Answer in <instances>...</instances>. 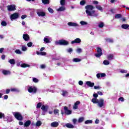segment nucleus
Instances as JSON below:
<instances>
[{"label":"nucleus","mask_w":129,"mask_h":129,"mask_svg":"<svg viewBox=\"0 0 129 129\" xmlns=\"http://www.w3.org/2000/svg\"><path fill=\"white\" fill-rule=\"evenodd\" d=\"M33 82L37 83V82H38V79L37 78H34L33 79Z\"/></svg>","instance_id":"4d7b16f0"},{"label":"nucleus","mask_w":129,"mask_h":129,"mask_svg":"<svg viewBox=\"0 0 129 129\" xmlns=\"http://www.w3.org/2000/svg\"><path fill=\"white\" fill-rule=\"evenodd\" d=\"M8 11L9 12H13L14 11H16V6L14 5H8L7 6Z\"/></svg>","instance_id":"6e6552de"},{"label":"nucleus","mask_w":129,"mask_h":129,"mask_svg":"<svg viewBox=\"0 0 129 129\" xmlns=\"http://www.w3.org/2000/svg\"><path fill=\"white\" fill-rule=\"evenodd\" d=\"M3 117H5V114L0 112V118H3Z\"/></svg>","instance_id":"8fccbe9b"},{"label":"nucleus","mask_w":129,"mask_h":129,"mask_svg":"<svg viewBox=\"0 0 129 129\" xmlns=\"http://www.w3.org/2000/svg\"><path fill=\"white\" fill-rule=\"evenodd\" d=\"M94 89H101V87L99 86H94Z\"/></svg>","instance_id":"6e6d98bb"},{"label":"nucleus","mask_w":129,"mask_h":129,"mask_svg":"<svg viewBox=\"0 0 129 129\" xmlns=\"http://www.w3.org/2000/svg\"><path fill=\"white\" fill-rule=\"evenodd\" d=\"M106 42L108 43H113V40L110 39V38H107L106 39Z\"/></svg>","instance_id":"c9c22d12"},{"label":"nucleus","mask_w":129,"mask_h":129,"mask_svg":"<svg viewBox=\"0 0 129 129\" xmlns=\"http://www.w3.org/2000/svg\"><path fill=\"white\" fill-rule=\"evenodd\" d=\"M100 75L101 77H105L106 75L104 73H101V74H100Z\"/></svg>","instance_id":"0e129e2a"},{"label":"nucleus","mask_w":129,"mask_h":129,"mask_svg":"<svg viewBox=\"0 0 129 129\" xmlns=\"http://www.w3.org/2000/svg\"><path fill=\"white\" fill-rule=\"evenodd\" d=\"M118 101L123 102V101H124V98H123V97H121L118 98Z\"/></svg>","instance_id":"de8ad7c7"},{"label":"nucleus","mask_w":129,"mask_h":129,"mask_svg":"<svg viewBox=\"0 0 129 129\" xmlns=\"http://www.w3.org/2000/svg\"><path fill=\"white\" fill-rule=\"evenodd\" d=\"M98 27L99 28H103L104 27V23L103 22H100L98 24Z\"/></svg>","instance_id":"cd10ccee"},{"label":"nucleus","mask_w":129,"mask_h":129,"mask_svg":"<svg viewBox=\"0 0 129 129\" xmlns=\"http://www.w3.org/2000/svg\"><path fill=\"white\" fill-rule=\"evenodd\" d=\"M122 29H124V30L128 29L129 28L128 24H124L121 25Z\"/></svg>","instance_id":"412c9836"},{"label":"nucleus","mask_w":129,"mask_h":129,"mask_svg":"<svg viewBox=\"0 0 129 129\" xmlns=\"http://www.w3.org/2000/svg\"><path fill=\"white\" fill-rule=\"evenodd\" d=\"M84 121V117H81L79 118L78 121L79 123H81Z\"/></svg>","instance_id":"bb28decb"},{"label":"nucleus","mask_w":129,"mask_h":129,"mask_svg":"<svg viewBox=\"0 0 129 129\" xmlns=\"http://www.w3.org/2000/svg\"><path fill=\"white\" fill-rule=\"evenodd\" d=\"M46 53L44 52V51H40V52H39V51H37V55H41V56H45V55H46Z\"/></svg>","instance_id":"5701e85b"},{"label":"nucleus","mask_w":129,"mask_h":129,"mask_svg":"<svg viewBox=\"0 0 129 129\" xmlns=\"http://www.w3.org/2000/svg\"><path fill=\"white\" fill-rule=\"evenodd\" d=\"M79 85H83V82H82V81H80L79 82Z\"/></svg>","instance_id":"774afa93"},{"label":"nucleus","mask_w":129,"mask_h":129,"mask_svg":"<svg viewBox=\"0 0 129 129\" xmlns=\"http://www.w3.org/2000/svg\"><path fill=\"white\" fill-rule=\"evenodd\" d=\"M38 89L36 87L34 86H29L28 87V91L30 93H36Z\"/></svg>","instance_id":"20e7f679"},{"label":"nucleus","mask_w":129,"mask_h":129,"mask_svg":"<svg viewBox=\"0 0 129 129\" xmlns=\"http://www.w3.org/2000/svg\"><path fill=\"white\" fill-rule=\"evenodd\" d=\"M76 51L77 53H81V52H82V49L80 48H77Z\"/></svg>","instance_id":"09e8293b"},{"label":"nucleus","mask_w":129,"mask_h":129,"mask_svg":"<svg viewBox=\"0 0 129 129\" xmlns=\"http://www.w3.org/2000/svg\"><path fill=\"white\" fill-rule=\"evenodd\" d=\"M37 14L38 17H45L46 16V13L40 9L37 10Z\"/></svg>","instance_id":"1a4fd4ad"},{"label":"nucleus","mask_w":129,"mask_h":129,"mask_svg":"<svg viewBox=\"0 0 129 129\" xmlns=\"http://www.w3.org/2000/svg\"><path fill=\"white\" fill-rule=\"evenodd\" d=\"M91 101L93 103L97 104L99 107L104 106V100L103 99H100L98 100L97 98H93Z\"/></svg>","instance_id":"f03ea898"},{"label":"nucleus","mask_w":129,"mask_h":129,"mask_svg":"<svg viewBox=\"0 0 129 129\" xmlns=\"http://www.w3.org/2000/svg\"><path fill=\"white\" fill-rule=\"evenodd\" d=\"M41 106H42V103H39L37 104V108H40L41 107Z\"/></svg>","instance_id":"3c124183"},{"label":"nucleus","mask_w":129,"mask_h":129,"mask_svg":"<svg viewBox=\"0 0 129 129\" xmlns=\"http://www.w3.org/2000/svg\"><path fill=\"white\" fill-rule=\"evenodd\" d=\"M4 50H5V48H0V53H3V52H4Z\"/></svg>","instance_id":"338daca9"},{"label":"nucleus","mask_w":129,"mask_h":129,"mask_svg":"<svg viewBox=\"0 0 129 129\" xmlns=\"http://www.w3.org/2000/svg\"><path fill=\"white\" fill-rule=\"evenodd\" d=\"M13 115H14L15 117L17 118L18 120H23V116L21 113L18 112H13Z\"/></svg>","instance_id":"39448f33"},{"label":"nucleus","mask_w":129,"mask_h":129,"mask_svg":"<svg viewBox=\"0 0 129 129\" xmlns=\"http://www.w3.org/2000/svg\"><path fill=\"white\" fill-rule=\"evenodd\" d=\"M55 45H68L69 43L65 40H57L55 42Z\"/></svg>","instance_id":"7ed1b4c3"},{"label":"nucleus","mask_w":129,"mask_h":129,"mask_svg":"<svg viewBox=\"0 0 129 129\" xmlns=\"http://www.w3.org/2000/svg\"><path fill=\"white\" fill-rule=\"evenodd\" d=\"M36 125V126H41V125H42V122H41V121H37Z\"/></svg>","instance_id":"7c9ffc66"},{"label":"nucleus","mask_w":129,"mask_h":129,"mask_svg":"<svg viewBox=\"0 0 129 129\" xmlns=\"http://www.w3.org/2000/svg\"><path fill=\"white\" fill-rule=\"evenodd\" d=\"M23 38L25 41H29L30 37L28 34H23Z\"/></svg>","instance_id":"f3484780"},{"label":"nucleus","mask_w":129,"mask_h":129,"mask_svg":"<svg viewBox=\"0 0 129 129\" xmlns=\"http://www.w3.org/2000/svg\"><path fill=\"white\" fill-rule=\"evenodd\" d=\"M11 91H19V90L16 88H13L11 89Z\"/></svg>","instance_id":"052dcab7"},{"label":"nucleus","mask_w":129,"mask_h":129,"mask_svg":"<svg viewBox=\"0 0 129 129\" xmlns=\"http://www.w3.org/2000/svg\"><path fill=\"white\" fill-rule=\"evenodd\" d=\"M115 18V19H119L120 18H121V15L120 14H116Z\"/></svg>","instance_id":"79ce46f5"},{"label":"nucleus","mask_w":129,"mask_h":129,"mask_svg":"<svg viewBox=\"0 0 129 129\" xmlns=\"http://www.w3.org/2000/svg\"><path fill=\"white\" fill-rule=\"evenodd\" d=\"M2 73L4 75H10L11 74V72L7 70H3Z\"/></svg>","instance_id":"4be33fe9"},{"label":"nucleus","mask_w":129,"mask_h":129,"mask_svg":"<svg viewBox=\"0 0 129 129\" xmlns=\"http://www.w3.org/2000/svg\"><path fill=\"white\" fill-rule=\"evenodd\" d=\"M42 2L44 5H47V4H49V0H42Z\"/></svg>","instance_id":"a19ab883"},{"label":"nucleus","mask_w":129,"mask_h":129,"mask_svg":"<svg viewBox=\"0 0 129 129\" xmlns=\"http://www.w3.org/2000/svg\"><path fill=\"white\" fill-rule=\"evenodd\" d=\"M121 73H127V71L125 70H122L120 71Z\"/></svg>","instance_id":"603ef678"},{"label":"nucleus","mask_w":129,"mask_h":129,"mask_svg":"<svg viewBox=\"0 0 129 129\" xmlns=\"http://www.w3.org/2000/svg\"><path fill=\"white\" fill-rule=\"evenodd\" d=\"M89 123H92V120H87L85 121V124H88Z\"/></svg>","instance_id":"e433bc0d"},{"label":"nucleus","mask_w":129,"mask_h":129,"mask_svg":"<svg viewBox=\"0 0 129 129\" xmlns=\"http://www.w3.org/2000/svg\"><path fill=\"white\" fill-rule=\"evenodd\" d=\"M93 3L94 5H98V2L96 1H94Z\"/></svg>","instance_id":"69168bd1"},{"label":"nucleus","mask_w":129,"mask_h":129,"mask_svg":"<svg viewBox=\"0 0 129 129\" xmlns=\"http://www.w3.org/2000/svg\"><path fill=\"white\" fill-rule=\"evenodd\" d=\"M1 25L2 26H3V27H6V26H7V22L6 21H2Z\"/></svg>","instance_id":"c03bdc74"},{"label":"nucleus","mask_w":129,"mask_h":129,"mask_svg":"<svg viewBox=\"0 0 129 129\" xmlns=\"http://www.w3.org/2000/svg\"><path fill=\"white\" fill-rule=\"evenodd\" d=\"M68 25L69 27H78L79 26L78 24L71 22L68 23Z\"/></svg>","instance_id":"f8f14e48"},{"label":"nucleus","mask_w":129,"mask_h":129,"mask_svg":"<svg viewBox=\"0 0 129 129\" xmlns=\"http://www.w3.org/2000/svg\"><path fill=\"white\" fill-rule=\"evenodd\" d=\"M26 17H27V15H24L21 16V19L22 20H24V19H26Z\"/></svg>","instance_id":"13d9d810"},{"label":"nucleus","mask_w":129,"mask_h":129,"mask_svg":"<svg viewBox=\"0 0 129 129\" xmlns=\"http://www.w3.org/2000/svg\"><path fill=\"white\" fill-rule=\"evenodd\" d=\"M31 123H32V122H31V120H28L25 122L24 126L26 127L28 126H30V124H31Z\"/></svg>","instance_id":"aec40b11"},{"label":"nucleus","mask_w":129,"mask_h":129,"mask_svg":"<svg viewBox=\"0 0 129 129\" xmlns=\"http://www.w3.org/2000/svg\"><path fill=\"white\" fill-rule=\"evenodd\" d=\"M53 112L54 114H57V115H59V110L58 109H54L53 110Z\"/></svg>","instance_id":"ea45409f"},{"label":"nucleus","mask_w":129,"mask_h":129,"mask_svg":"<svg viewBox=\"0 0 129 129\" xmlns=\"http://www.w3.org/2000/svg\"><path fill=\"white\" fill-rule=\"evenodd\" d=\"M66 126L68 127V128H74V125L71 123H68L66 124Z\"/></svg>","instance_id":"6ab92c4d"},{"label":"nucleus","mask_w":129,"mask_h":129,"mask_svg":"<svg viewBox=\"0 0 129 129\" xmlns=\"http://www.w3.org/2000/svg\"><path fill=\"white\" fill-rule=\"evenodd\" d=\"M80 43H81V39L80 38H76L71 42V44H79Z\"/></svg>","instance_id":"ddd939ff"},{"label":"nucleus","mask_w":129,"mask_h":129,"mask_svg":"<svg viewBox=\"0 0 129 129\" xmlns=\"http://www.w3.org/2000/svg\"><path fill=\"white\" fill-rule=\"evenodd\" d=\"M67 51L69 53H71V52L73 51V49H72V48H69V49L67 50Z\"/></svg>","instance_id":"e2e57ef3"},{"label":"nucleus","mask_w":129,"mask_h":129,"mask_svg":"<svg viewBox=\"0 0 129 129\" xmlns=\"http://www.w3.org/2000/svg\"><path fill=\"white\" fill-rule=\"evenodd\" d=\"M97 53L95 54V56L97 58H99L101 55H102V50L100 47H97L96 48Z\"/></svg>","instance_id":"0eeeda50"},{"label":"nucleus","mask_w":129,"mask_h":129,"mask_svg":"<svg viewBox=\"0 0 129 129\" xmlns=\"http://www.w3.org/2000/svg\"><path fill=\"white\" fill-rule=\"evenodd\" d=\"M48 11L51 14H53V13H54V11H53V9H52V8H48Z\"/></svg>","instance_id":"37998d69"},{"label":"nucleus","mask_w":129,"mask_h":129,"mask_svg":"<svg viewBox=\"0 0 129 129\" xmlns=\"http://www.w3.org/2000/svg\"><path fill=\"white\" fill-rule=\"evenodd\" d=\"M80 24L82 25V26H86V25H88L87 22H85V21H81L80 22Z\"/></svg>","instance_id":"c85d7f7f"},{"label":"nucleus","mask_w":129,"mask_h":129,"mask_svg":"<svg viewBox=\"0 0 129 129\" xmlns=\"http://www.w3.org/2000/svg\"><path fill=\"white\" fill-rule=\"evenodd\" d=\"M86 13L90 17H97V15L95 14V11L92 10L94 7L92 5H87L85 7Z\"/></svg>","instance_id":"f257e3e1"},{"label":"nucleus","mask_w":129,"mask_h":129,"mask_svg":"<svg viewBox=\"0 0 129 129\" xmlns=\"http://www.w3.org/2000/svg\"><path fill=\"white\" fill-rule=\"evenodd\" d=\"M108 60H112L113 59V54H109L108 55Z\"/></svg>","instance_id":"2f4dec72"},{"label":"nucleus","mask_w":129,"mask_h":129,"mask_svg":"<svg viewBox=\"0 0 129 129\" xmlns=\"http://www.w3.org/2000/svg\"><path fill=\"white\" fill-rule=\"evenodd\" d=\"M43 41L46 43H51V42H52V38L49 36H45Z\"/></svg>","instance_id":"9b49d317"},{"label":"nucleus","mask_w":129,"mask_h":129,"mask_svg":"<svg viewBox=\"0 0 129 129\" xmlns=\"http://www.w3.org/2000/svg\"><path fill=\"white\" fill-rule=\"evenodd\" d=\"M58 125H59L58 122L54 121L51 123V126H52V127H57Z\"/></svg>","instance_id":"dca6fc26"},{"label":"nucleus","mask_w":129,"mask_h":129,"mask_svg":"<svg viewBox=\"0 0 129 129\" xmlns=\"http://www.w3.org/2000/svg\"><path fill=\"white\" fill-rule=\"evenodd\" d=\"M67 94H68V93L67 92V91H63L62 92L61 95H62V96H66V95H67Z\"/></svg>","instance_id":"4c0bfd02"},{"label":"nucleus","mask_w":129,"mask_h":129,"mask_svg":"<svg viewBox=\"0 0 129 129\" xmlns=\"http://www.w3.org/2000/svg\"><path fill=\"white\" fill-rule=\"evenodd\" d=\"M41 109L43 110V111H47V110H48V106H44V105H43L42 107H41Z\"/></svg>","instance_id":"a878e982"},{"label":"nucleus","mask_w":129,"mask_h":129,"mask_svg":"<svg viewBox=\"0 0 129 129\" xmlns=\"http://www.w3.org/2000/svg\"><path fill=\"white\" fill-rule=\"evenodd\" d=\"M66 10V8L64 6H61L59 8V9H57L56 11L57 12H63Z\"/></svg>","instance_id":"a211bd4d"},{"label":"nucleus","mask_w":129,"mask_h":129,"mask_svg":"<svg viewBox=\"0 0 129 129\" xmlns=\"http://www.w3.org/2000/svg\"><path fill=\"white\" fill-rule=\"evenodd\" d=\"M63 109L64 110V113H66L67 115H70V114H72V111H71V110H69L68 109V107L64 106Z\"/></svg>","instance_id":"9d476101"},{"label":"nucleus","mask_w":129,"mask_h":129,"mask_svg":"<svg viewBox=\"0 0 129 129\" xmlns=\"http://www.w3.org/2000/svg\"><path fill=\"white\" fill-rule=\"evenodd\" d=\"M96 8L98 9V11H100L101 12H103V9L100 5L96 6Z\"/></svg>","instance_id":"b1692460"},{"label":"nucleus","mask_w":129,"mask_h":129,"mask_svg":"<svg viewBox=\"0 0 129 129\" xmlns=\"http://www.w3.org/2000/svg\"><path fill=\"white\" fill-rule=\"evenodd\" d=\"M73 62H80L81 61V59L78 58H75L73 59Z\"/></svg>","instance_id":"c756f323"},{"label":"nucleus","mask_w":129,"mask_h":129,"mask_svg":"<svg viewBox=\"0 0 129 129\" xmlns=\"http://www.w3.org/2000/svg\"><path fill=\"white\" fill-rule=\"evenodd\" d=\"M21 67H22L23 68H26V67H30V65L27 64L26 63H22L21 64Z\"/></svg>","instance_id":"f704fd0d"},{"label":"nucleus","mask_w":129,"mask_h":129,"mask_svg":"<svg viewBox=\"0 0 129 129\" xmlns=\"http://www.w3.org/2000/svg\"><path fill=\"white\" fill-rule=\"evenodd\" d=\"M104 65H109V61L107 60H105L103 61Z\"/></svg>","instance_id":"58836bf2"},{"label":"nucleus","mask_w":129,"mask_h":129,"mask_svg":"<svg viewBox=\"0 0 129 129\" xmlns=\"http://www.w3.org/2000/svg\"><path fill=\"white\" fill-rule=\"evenodd\" d=\"M86 84L88 86H89V87H93L94 86V83H92L90 81H87L86 82Z\"/></svg>","instance_id":"2eb2a0df"},{"label":"nucleus","mask_w":129,"mask_h":129,"mask_svg":"<svg viewBox=\"0 0 129 129\" xmlns=\"http://www.w3.org/2000/svg\"><path fill=\"white\" fill-rule=\"evenodd\" d=\"M94 98H97L98 97V95L97 94H93Z\"/></svg>","instance_id":"680f3d73"},{"label":"nucleus","mask_w":129,"mask_h":129,"mask_svg":"<svg viewBox=\"0 0 129 129\" xmlns=\"http://www.w3.org/2000/svg\"><path fill=\"white\" fill-rule=\"evenodd\" d=\"M19 17L20 14L18 13H15L10 16V19L11 21H14V20H17V19H19Z\"/></svg>","instance_id":"423d86ee"},{"label":"nucleus","mask_w":129,"mask_h":129,"mask_svg":"<svg viewBox=\"0 0 129 129\" xmlns=\"http://www.w3.org/2000/svg\"><path fill=\"white\" fill-rule=\"evenodd\" d=\"M73 122L74 124H76V122H77V119H75V118L73 119Z\"/></svg>","instance_id":"864d4df0"},{"label":"nucleus","mask_w":129,"mask_h":129,"mask_svg":"<svg viewBox=\"0 0 129 129\" xmlns=\"http://www.w3.org/2000/svg\"><path fill=\"white\" fill-rule=\"evenodd\" d=\"M22 51H27V47L25 45H22Z\"/></svg>","instance_id":"49530a36"},{"label":"nucleus","mask_w":129,"mask_h":129,"mask_svg":"<svg viewBox=\"0 0 129 129\" xmlns=\"http://www.w3.org/2000/svg\"><path fill=\"white\" fill-rule=\"evenodd\" d=\"M40 68L41 69H44V68H46V66L45 64H42L40 66Z\"/></svg>","instance_id":"bf43d9fd"},{"label":"nucleus","mask_w":129,"mask_h":129,"mask_svg":"<svg viewBox=\"0 0 129 129\" xmlns=\"http://www.w3.org/2000/svg\"><path fill=\"white\" fill-rule=\"evenodd\" d=\"M9 62L12 65H15V64H16V60H15V59H11L9 60Z\"/></svg>","instance_id":"393cba45"},{"label":"nucleus","mask_w":129,"mask_h":129,"mask_svg":"<svg viewBox=\"0 0 129 129\" xmlns=\"http://www.w3.org/2000/svg\"><path fill=\"white\" fill-rule=\"evenodd\" d=\"M32 45L33 43L32 42H29L28 43H27L28 47H32Z\"/></svg>","instance_id":"5fc2aeb1"},{"label":"nucleus","mask_w":129,"mask_h":129,"mask_svg":"<svg viewBox=\"0 0 129 129\" xmlns=\"http://www.w3.org/2000/svg\"><path fill=\"white\" fill-rule=\"evenodd\" d=\"M66 2V0H60V4L61 6H65Z\"/></svg>","instance_id":"473e14b6"},{"label":"nucleus","mask_w":129,"mask_h":129,"mask_svg":"<svg viewBox=\"0 0 129 129\" xmlns=\"http://www.w3.org/2000/svg\"><path fill=\"white\" fill-rule=\"evenodd\" d=\"M15 53H16V54H22V51L19 49H16L15 50Z\"/></svg>","instance_id":"a18cd8bd"},{"label":"nucleus","mask_w":129,"mask_h":129,"mask_svg":"<svg viewBox=\"0 0 129 129\" xmlns=\"http://www.w3.org/2000/svg\"><path fill=\"white\" fill-rule=\"evenodd\" d=\"M85 4H86V1H85V0H82L80 3V5L81 6H84V5H85Z\"/></svg>","instance_id":"72a5a7b5"},{"label":"nucleus","mask_w":129,"mask_h":129,"mask_svg":"<svg viewBox=\"0 0 129 129\" xmlns=\"http://www.w3.org/2000/svg\"><path fill=\"white\" fill-rule=\"evenodd\" d=\"M80 104V101H77L76 102L73 107V109H78V105Z\"/></svg>","instance_id":"4468645a"}]
</instances>
